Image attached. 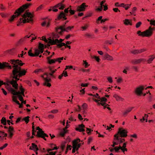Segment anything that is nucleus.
Here are the masks:
<instances>
[{
    "instance_id": "nucleus-1",
    "label": "nucleus",
    "mask_w": 155,
    "mask_h": 155,
    "mask_svg": "<svg viewBox=\"0 0 155 155\" xmlns=\"http://www.w3.org/2000/svg\"><path fill=\"white\" fill-rule=\"evenodd\" d=\"M9 62L13 65L12 68L13 70L12 71V78L19 80V78L25 75L27 72V69H21V68L19 66H22L24 64L21 63L22 61L18 59L16 60L14 59L10 60Z\"/></svg>"
},
{
    "instance_id": "nucleus-2",
    "label": "nucleus",
    "mask_w": 155,
    "mask_h": 155,
    "mask_svg": "<svg viewBox=\"0 0 155 155\" xmlns=\"http://www.w3.org/2000/svg\"><path fill=\"white\" fill-rule=\"evenodd\" d=\"M64 39H44L45 41L47 43L45 47L50 46L51 45H57V46L59 48H61L63 46L65 45V44L62 42Z\"/></svg>"
},
{
    "instance_id": "nucleus-3",
    "label": "nucleus",
    "mask_w": 155,
    "mask_h": 155,
    "mask_svg": "<svg viewBox=\"0 0 155 155\" xmlns=\"http://www.w3.org/2000/svg\"><path fill=\"white\" fill-rule=\"evenodd\" d=\"M31 5V4L27 3L25 5H23L21 7H20L17 10L15 11V15H13L9 19V21L10 22L12 21L14 18L16 17H18L19 15H20L21 13L23 12L26 9H27L29 6Z\"/></svg>"
},
{
    "instance_id": "nucleus-4",
    "label": "nucleus",
    "mask_w": 155,
    "mask_h": 155,
    "mask_svg": "<svg viewBox=\"0 0 155 155\" xmlns=\"http://www.w3.org/2000/svg\"><path fill=\"white\" fill-rule=\"evenodd\" d=\"M22 18H20V22L21 23L23 22L25 23L26 22H32L33 15L30 12L26 11L22 15Z\"/></svg>"
},
{
    "instance_id": "nucleus-5",
    "label": "nucleus",
    "mask_w": 155,
    "mask_h": 155,
    "mask_svg": "<svg viewBox=\"0 0 155 155\" xmlns=\"http://www.w3.org/2000/svg\"><path fill=\"white\" fill-rule=\"evenodd\" d=\"M154 29L155 28L154 27L152 28L151 27H150L148 29L143 32H141L140 31H138L137 33L138 35L143 37H147L149 38L152 35L153 31Z\"/></svg>"
},
{
    "instance_id": "nucleus-6",
    "label": "nucleus",
    "mask_w": 155,
    "mask_h": 155,
    "mask_svg": "<svg viewBox=\"0 0 155 155\" xmlns=\"http://www.w3.org/2000/svg\"><path fill=\"white\" fill-rule=\"evenodd\" d=\"M73 28L74 26L72 27L69 26L66 28L65 24H64L62 25L57 28H56V31L59 35H61L62 33L64 31L68 32V31H70Z\"/></svg>"
},
{
    "instance_id": "nucleus-7",
    "label": "nucleus",
    "mask_w": 155,
    "mask_h": 155,
    "mask_svg": "<svg viewBox=\"0 0 155 155\" xmlns=\"http://www.w3.org/2000/svg\"><path fill=\"white\" fill-rule=\"evenodd\" d=\"M36 130H38V131L37 132V135L36 136L43 138L46 140V139L45 138V137H48V135L46 134L45 133L44 131L39 127H37Z\"/></svg>"
},
{
    "instance_id": "nucleus-8",
    "label": "nucleus",
    "mask_w": 155,
    "mask_h": 155,
    "mask_svg": "<svg viewBox=\"0 0 155 155\" xmlns=\"http://www.w3.org/2000/svg\"><path fill=\"white\" fill-rule=\"evenodd\" d=\"M127 133L128 132L127 130L123 129L122 128H119L118 131L116 134H117L118 136L120 135V137H126L127 136Z\"/></svg>"
},
{
    "instance_id": "nucleus-9",
    "label": "nucleus",
    "mask_w": 155,
    "mask_h": 155,
    "mask_svg": "<svg viewBox=\"0 0 155 155\" xmlns=\"http://www.w3.org/2000/svg\"><path fill=\"white\" fill-rule=\"evenodd\" d=\"M69 8L65 9L64 10V13L63 11L61 12L58 16V19H60L62 18H63L64 20H66L67 18L66 17V16L67 15V14L69 12Z\"/></svg>"
},
{
    "instance_id": "nucleus-10",
    "label": "nucleus",
    "mask_w": 155,
    "mask_h": 155,
    "mask_svg": "<svg viewBox=\"0 0 155 155\" xmlns=\"http://www.w3.org/2000/svg\"><path fill=\"white\" fill-rule=\"evenodd\" d=\"M59 38V36L58 33H52L50 35L48 34L47 37L46 38L45 36H43L42 38V39H57Z\"/></svg>"
},
{
    "instance_id": "nucleus-11",
    "label": "nucleus",
    "mask_w": 155,
    "mask_h": 155,
    "mask_svg": "<svg viewBox=\"0 0 155 155\" xmlns=\"http://www.w3.org/2000/svg\"><path fill=\"white\" fill-rule=\"evenodd\" d=\"M147 60L146 59L142 58L133 60L131 61V63L134 64H140L141 62L144 63Z\"/></svg>"
},
{
    "instance_id": "nucleus-12",
    "label": "nucleus",
    "mask_w": 155,
    "mask_h": 155,
    "mask_svg": "<svg viewBox=\"0 0 155 155\" xmlns=\"http://www.w3.org/2000/svg\"><path fill=\"white\" fill-rule=\"evenodd\" d=\"M63 59L64 58L63 57H62L53 59L48 60V62L50 64H52L53 63H55L56 61L58 62V63H60L61 62V61L63 60Z\"/></svg>"
},
{
    "instance_id": "nucleus-13",
    "label": "nucleus",
    "mask_w": 155,
    "mask_h": 155,
    "mask_svg": "<svg viewBox=\"0 0 155 155\" xmlns=\"http://www.w3.org/2000/svg\"><path fill=\"white\" fill-rule=\"evenodd\" d=\"M7 68L8 69H11L12 67L10 65L9 63L6 62H0V69H3Z\"/></svg>"
},
{
    "instance_id": "nucleus-14",
    "label": "nucleus",
    "mask_w": 155,
    "mask_h": 155,
    "mask_svg": "<svg viewBox=\"0 0 155 155\" xmlns=\"http://www.w3.org/2000/svg\"><path fill=\"white\" fill-rule=\"evenodd\" d=\"M42 40H43L45 42L44 44H42L41 42H39V43L38 45V49L41 50V52L43 53L44 51V47L45 48H48L49 46H48L47 47H45V45H47V43L45 42V41L44 39H42Z\"/></svg>"
},
{
    "instance_id": "nucleus-15",
    "label": "nucleus",
    "mask_w": 155,
    "mask_h": 155,
    "mask_svg": "<svg viewBox=\"0 0 155 155\" xmlns=\"http://www.w3.org/2000/svg\"><path fill=\"white\" fill-rule=\"evenodd\" d=\"M144 88L143 86H140L136 88L135 90V92L138 95H140Z\"/></svg>"
},
{
    "instance_id": "nucleus-16",
    "label": "nucleus",
    "mask_w": 155,
    "mask_h": 155,
    "mask_svg": "<svg viewBox=\"0 0 155 155\" xmlns=\"http://www.w3.org/2000/svg\"><path fill=\"white\" fill-rule=\"evenodd\" d=\"M64 1V0H63L61 2L59 3L57 5L53 6L52 8H57L59 7V9L60 10H63L65 8L64 5L62 3Z\"/></svg>"
},
{
    "instance_id": "nucleus-17",
    "label": "nucleus",
    "mask_w": 155,
    "mask_h": 155,
    "mask_svg": "<svg viewBox=\"0 0 155 155\" xmlns=\"http://www.w3.org/2000/svg\"><path fill=\"white\" fill-rule=\"evenodd\" d=\"M99 99H100L99 100H100V101H99V104H101V105L104 106V108H106L107 106V105H108V104H106L105 102L107 101V99L104 97H102Z\"/></svg>"
},
{
    "instance_id": "nucleus-18",
    "label": "nucleus",
    "mask_w": 155,
    "mask_h": 155,
    "mask_svg": "<svg viewBox=\"0 0 155 155\" xmlns=\"http://www.w3.org/2000/svg\"><path fill=\"white\" fill-rule=\"evenodd\" d=\"M114 137L115 138L118 144H120L124 142L125 141V140L124 138H122V137L117 136V134H115L114 135Z\"/></svg>"
},
{
    "instance_id": "nucleus-19",
    "label": "nucleus",
    "mask_w": 155,
    "mask_h": 155,
    "mask_svg": "<svg viewBox=\"0 0 155 155\" xmlns=\"http://www.w3.org/2000/svg\"><path fill=\"white\" fill-rule=\"evenodd\" d=\"M17 80H14L13 78L10 81V83L12 85V87L15 89H18V84L17 83V81H18Z\"/></svg>"
},
{
    "instance_id": "nucleus-20",
    "label": "nucleus",
    "mask_w": 155,
    "mask_h": 155,
    "mask_svg": "<svg viewBox=\"0 0 155 155\" xmlns=\"http://www.w3.org/2000/svg\"><path fill=\"white\" fill-rule=\"evenodd\" d=\"M87 6L85 5L84 3H82L81 5L78 6L77 9V11L78 12H82L85 10V7Z\"/></svg>"
},
{
    "instance_id": "nucleus-21",
    "label": "nucleus",
    "mask_w": 155,
    "mask_h": 155,
    "mask_svg": "<svg viewBox=\"0 0 155 155\" xmlns=\"http://www.w3.org/2000/svg\"><path fill=\"white\" fill-rule=\"evenodd\" d=\"M147 50V49L145 48H143L139 50H136L133 51H131V53L135 54H140L143 52H144Z\"/></svg>"
},
{
    "instance_id": "nucleus-22",
    "label": "nucleus",
    "mask_w": 155,
    "mask_h": 155,
    "mask_svg": "<svg viewBox=\"0 0 155 155\" xmlns=\"http://www.w3.org/2000/svg\"><path fill=\"white\" fill-rule=\"evenodd\" d=\"M134 108V107H130L127 108L123 112V116L125 117L128 114L132 111Z\"/></svg>"
},
{
    "instance_id": "nucleus-23",
    "label": "nucleus",
    "mask_w": 155,
    "mask_h": 155,
    "mask_svg": "<svg viewBox=\"0 0 155 155\" xmlns=\"http://www.w3.org/2000/svg\"><path fill=\"white\" fill-rule=\"evenodd\" d=\"M85 127V125L83 124H81L78 126V127L76 128V130L80 132L85 131L84 128Z\"/></svg>"
},
{
    "instance_id": "nucleus-24",
    "label": "nucleus",
    "mask_w": 155,
    "mask_h": 155,
    "mask_svg": "<svg viewBox=\"0 0 155 155\" xmlns=\"http://www.w3.org/2000/svg\"><path fill=\"white\" fill-rule=\"evenodd\" d=\"M104 58L105 60L108 61H113L114 60L113 57L107 53H106L104 54Z\"/></svg>"
},
{
    "instance_id": "nucleus-25",
    "label": "nucleus",
    "mask_w": 155,
    "mask_h": 155,
    "mask_svg": "<svg viewBox=\"0 0 155 155\" xmlns=\"http://www.w3.org/2000/svg\"><path fill=\"white\" fill-rule=\"evenodd\" d=\"M113 97L115 98L116 100L118 101H123L124 100V99L123 98L117 94H114L113 96Z\"/></svg>"
},
{
    "instance_id": "nucleus-26",
    "label": "nucleus",
    "mask_w": 155,
    "mask_h": 155,
    "mask_svg": "<svg viewBox=\"0 0 155 155\" xmlns=\"http://www.w3.org/2000/svg\"><path fill=\"white\" fill-rule=\"evenodd\" d=\"M148 59L147 61L148 63H150L155 58V56L154 55H150L148 56Z\"/></svg>"
},
{
    "instance_id": "nucleus-27",
    "label": "nucleus",
    "mask_w": 155,
    "mask_h": 155,
    "mask_svg": "<svg viewBox=\"0 0 155 155\" xmlns=\"http://www.w3.org/2000/svg\"><path fill=\"white\" fill-rule=\"evenodd\" d=\"M80 141L79 138H77L74 140L72 142V145L73 146L77 147L78 143Z\"/></svg>"
},
{
    "instance_id": "nucleus-28",
    "label": "nucleus",
    "mask_w": 155,
    "mask_h": 155,
    "mask_svg": "<svg viewBox=\"0 0 155 155\" xmlns=\"http://www.w3.org/2000/svg\"><path fill=\"white\" fill-rule=\"evenodd\" d=\"M80 141L79 138H77L74 140L72 142V145L73 146L77 147L78 143Z\"/></svg>"
},
{
    "instance_id": "nucleus-29",
    "label": "nucleus",
    "mask_w": 155,
    "mask_h": 155,
    "mask_svg": "<svg viewBox=\"0 0 155 155\" xmlns=\"http://www.w3.org/2000/svg\"><path fill=\"white\" fill-rule=\"evenodd\" d=\"M29 149L31 150H33L34 151H35V150H38V148L37 145L34 143H32L31 144V146L30 147Z\"/></svg>"
},
{
    "instance_id": "nucleus-30",
    "label": "nucleus",
    "mask_w": 155,
    "mask_h": 155,
    "mask_svg": "<svg viewBox=\"0 0 155 155\" xmlns=\"http://www.w3.org/2000/svg\"><path fill=\"white\" fill-rule=\"evenodd\" d=\"M42 26H44L46 25L48 27L49 26V20L48 19H46L41 24Z\"/></svg>"
},
{
    "instance_id": "nucleus-31",
    "label": "nucleus",
    "mask_w": 155,
    "mask_h": 155,
    "mask_svg": "<svg viewBox=\"0 0 155 155\" xmlns=\"http://www.w3.org/2000/svg\"><path fill=\"white\" fill-rule=\"evenodd\" d=\"M51 81V79H48L45 80V82L44 83V85H46L47 87H50L51 86V84L49 82Z\"/></svg>"
},
{
    "instance_id": "nucleus-32",
    "label": "nucleus",
    "mask_w": 155,
    "mask_h": 155,
    "mask_svg": "<svg viewBox=\"0 0 155 155\" xmlns=\"http://www.w3.org/2000/svg\"><path fill=\"white\" fill-rule=\"evenodd\" d=\"M25 38H30V39H37V38H38V39H39L40 38V37H38L36 36H35V35H33V36H31L30 35L29 36L28 35H27L25 36Z\"/></svg>"
},
{
    "instance_id": "nucleus-33",
    "label": "nucleus",
    "mask_w": 155,
    "mask_h": 155,
    "mask_svg": "<svg viewBox=\"0 0 155 155\" xmlns=\"http://www.w3.org/2000/svg\"><path fill=\"white\" fill-rule=\"evenodd\" d=\"M124 23L126 25H132V24L131 23V20L130 21L128 19H126L124 21Z\"/></svg>"
},
{
    "instance_id": "nucleus-34",
    "label": "nucleus",
    "mask_w": 155,
    "mask_h": 155,
    "mask_svg": "<svg viewBox=\"0 0 155 155\" xmlns=\"http://www.w3.org/2000/svg\"><path fill=\"white\" fill-rule=\"evenodd\" d=\"M67 130H66L65 129H63V130L61 131L60 133V135L61 136L63 137L64 135L65 134L67 133Z\"/></svg>"
},
{
    "instance_id": "nucleus-35",
    "label": "nucleus",
    "mask_w": 155,
    "mask_h": 155,
    "mask_svg": "<svg viewBox=\"0 0 155 155\" xmlns=\"http://www.w3.org/2000/svg\"><path fill=\"white\" fill-rule=\"evenodd\" d=\"M41 52V50L39 49H35V56H38L40 54L42 53Z\"/></svg>"
},
{
    "instance_id": "nucleus-36",
    "label": "nucleus",
    "mask_w": 155,
    "mask_h": 155,
    "mask_svg": "<svg viewBox=\"0 0 155 155\" xmlns=\"http://www.w3.org/2000/svg\"><path fill=\"white\" fill-rule=\"evenodd\" d=\"M10 92L14 95H16L18 96V95L19 94V91H16L13 89H12Z\"/></svg>"
},
{
    "instance_id": "nucleus-37",
    "label": "nucleus",
    "mask_w": 155,
    "mask_h": 155,
    "mask_svg": "<svg viewBox=\"0 0 155 155\" xmlns=\"http://www.w3.org/2000/svg\"><path fill=\"white\" fill-rule=\"evenodd\" d=\"M10 92L14 95H16L18 96V95L19 94V91H16L13 89H12Z\"/></svg>"
},
{
    "instance_id": "nucleus-38",
    "label": "nucleus",
    "mask_w": 155,
    "mask_h": 155,
    "mask_svg": "<svg viewBox=\"0 0 155 155\" xmlns=\"http://www.w3.org/2000/svg\"><path fill=\"white\" fill-rule=\"evenodd\" d=\"M41 77L45 80L48 79H50V78L48 77V74L47 73H45L43 75H42Z\"/></svg>"
},
{
    "instance_id": "nucleus-39",
    "label": "nucleus",
    "mask_w": 155,
    "mask_h": 155,
    "mask_svg": "<svg viewBox=\"0 0 155 155\" xmlns=\"http://www.w3.org/2000/svg\"><path fill=\"white\" fill-rule=\"evenodd\" d=\"M118 144L117 143V141L115 138V137L113 142V144L111 145V146H112L113 147H114L116 145H117Z\"/></svg>"
},
{
    "instance_id": "nucleus-40",
    "label": "nucleus",
    "mask_w": 155,
    "mask_h": 155,
    "mask_svg": "<svg viewBox=\"0 0 155 155\" xmlns=\"http://www.w3.org/2000/svg\"><path fill=\"white\" fill-rule=\"evenodd\" d=\"M6 85L5 87L9 91H11V90L13 89L11 85L8 84L6 83Z\"/></svg>"
},
{
    "instance_id": "nucleus-41",
    "label": "nucleus",
    "mask_w": 155,
    "mask_h": 155,
    "mask_svg": "<svg viewBox=\"0 0 155 155\" xmlns=\"http://www.w3.org/2000/svg\"><path fill=\"white\" fill-rule=\"evenodd\" d=\"M1 123L4 125H6V122L5 118L3 117L2 118L1 120Z\"/></svg>"
},
{
    "instance_id": "nucleus-42",
    "label": "nucleus",
    "mask_w": 155,
    "mask_h": 155,
    "mask_svg": "<svg viewBox=\"0 0 155 155\" xmlns=\"http://www.w3.org/2000/svg\"><path fill=\"white\" fill-rule=\"evenodd\" d=\"M29 116H28L26 117H25L24 118L22 119L23 121H25V122L27 123H28L29 121Z\"/></svg>"
},
{
    "instance_id": "nucleus-43",
    "label": "nucleus",
    "mask_w": 155,
    "mask_h": 155,
    "mask_svg": "<svg viewBox=\"0 0 155 155\" xmlns=\"http://www.w3.org/2000/svg\"><path fill=\"white\" fill-rule=\"evenodd\" d=\"M83 65H84L85 68H86L89 66V64H88V63L86 61L83 60Z\"/></svg>"
},
{
    "instance_id": "nucleus-44",
    "label": "nucleus",
    "mask_w": 155,
    "mask_h": 155,
    "mask_svg": "<svg viewBox=\"0 0 155 155\" xmlns=\"http://www.w3.org/2000/svg\"><path fill=\"white\" fill-rule=\"evenodd\" d=\"M121 146L119 145V147H114L115 152H118L119 150H121Z\"/></svg>"
},
{
    "instance_id": "nucleus-45",
    "label": "nucleus",
    "mask_w": 155,
    "mask_h": 155,
    "mask_svg": "<svg viewBox=\"0 0 155 155\" xmlns=\"http://www.w3.org/2000/svg\"><path fill=\"white\" fill-rule=\"evenodd\" d=\"M58 112V110L57 109H54L51 110L50 111H49L48 112V113H52V114H56Z\"/></svg>"
},
{
    "instance_id": "nucleus-46",
    "label": "nucleus",
    "mask_w": 155,
    "mask_h": 155,
    "mask_svg": "<svg viewBox=\"0 0 155 155\" xmlns=\"http://www.w3.org/2000/svg\"><path fill=\"white\" fill-rule=\"evenodd\" d=\"M32 50H29L28 52V55L31 57H35V54H33L31 52Z\"/></svg>"
},
{
    "instance_id": "nucleus-47",
    "label": "nucleus",
    "mask_w": 155,
    "mask_h": 155,
    "mask_svg": "<svg viewBox=\"0 0 155 155\" xmlns=\"http://www.w3.org/2000/svg\"><path fill=\"white\" fill-rule=\"evenodd\" d=\"M8 128V132H13L14 131V128L11 126H9Z\"/></svg>"
},
{
    "instance_id": "nucleus-48",
    "label": "nucleus",
    "mask_w": 155,
    "mask_h": 155,
    "mask_svg": "<svg viewBox=\"0 0 155 155\" xmlns=\"http://www.w3.org/2000/svg\"><path fill=\"white\" fill-rule=\"evenodd\" d=\"M86 131L87 134L88 135L91 134V132H92L93 131V130H91V129H89L88 128H86Z\"/></svg>"
},
{
    "instance_id": "nucleus-49",
    "label": "nucleus",
    "mask_w": 155,
    "mask_h": 155,
    "mask_svg": "<svg viewBox=\"0 0 155 155\" xmlns=\"http://www.w3.org/2000/svg\"><path fill=\"white\" fill-rule=\"evenodd\" d=\"M107 79L108 81L110 83H112L113 82V79L111 77H108L107 78Z\"/></svg>"
},
{
    "instance_id": "nucleus-50",
    "label": "nucleus",
    "mask_w": 155,
    "mask_h": 155,
    "mask_svg": "<svg viewBox=\"0 0 155 155\" xmlns=\"http://www.w3.org/2000/svg\"><path fill=\"white\" fill-rule=\"evenodd\" d=\"M113 41L112 40H107L105 41V44L108 45H110L113 43Z\"/></svg>"
},
{
    "instance_id": "nucleus-51",
    "label": "nucleus",
    "mask_w": 155,
    "mask_h": 155,
    "mask_svg": "<svg viewBox=\"0 0 155 155\" xmlns=\"http://www.w3.org/2000/svg\"><path fill=\"white\" fill-rule=\"evenodd\" d=\"M43 72L42 69H36V70H35L34 71V72H35V73L38 74L39 72Z\"/></svg>"
},
{
    "instance_id": "nucleus-52",
    "label": "nucleus",
    "mask_w": 155,
    "mask_h": 155,
    "mask_svg": "<svg viewBox=\"0 0 155 155\" xmlns=\"http://www.w3.org/2000/svg\"><path fill=\"white\" fill-rule=\"evenodd\" d=\"M103 5H100V6L99 7L97 8L96 9V10L97 11L101 12V11L103 9Z\"/></svg>"
},
{
    "instance_id": "nucleus-53",
    "label": "nucleus",
    "mask_w": 155,
    "mask_h": 155,
    "mask_svg": "<svg viewBox=\"0 0 155 155\" xmlns=\"http://www.w3.org/2000/svg\"><path fill=\"white\" fill-rule=\"evenodd\" d=\"M87 104L86 103H84L83 104V105H82V107L83 109L85 110L87 109Z\"/></svg>"
},
{
    "instance_id": "nucleus-54",
    "label": "nucleus",
    "mask_w": 155,
    "mask_h": 155,
    "mask_svg": "<svg viewBox=\"0 0 155 155\" xmlns=\"http://www.w3.org/2000/svg\"><path fill=\"white\" fill-rule=\"evenodd\" d=\"M65 70H64L62 74L63 75V76H64V77H66L68 76V73L67 71H65Z\"/></svg>"
},
{
    "instance_id": "nucleus-55",
    "label": "nucleus",
    "mask_w": 155,
    "mask_h": 155,
    "mask_svg": "<svg viewBox=\"0 0 155 155\" xmlns=\"http://www.w3.org/2000/svg\"><path fill=\"white\" fill-rule=\"evenodd\" d=\"M131 4H127L125 5L124 6V7L125 8V9L126 10H127L128 8H129Z\"/></svg>"
},
{
    "instance_id": "nucleus-56",
    "label": "nucleus",
    "mask_w": 155,
    "mask_h": 155,
    "mask_svg": "<svg viewBox=\"0 0 155 155\" xmlns=\"http://www.w3.org/2000/svg\"><path fill=\"white\" fill-rule=\"evenodd\" d=\"M93 58L98 62H99L100 60L99 58L96 56H94Z\"/></svg>"
},
{
    "instance_id": "nucleus-57",
    "label": "nucleus",
    "mask_w": 155,
    "mask_h": 155,
    "mask_svg": "<svg viewBox=\"0 0 155 155\" xmlns=\"http://www.w3.org/2000/svg\"><path fill=\"white\" fill-rule=\"evenodd\" d=\"M8 145L7 143L5 144L3 146L0 147V150H2L4 148H5Z\"/></svg>"
},
{
    "instance_id": "nucleus-58",
    "label": "nucleus",
    "mask_w": 155,
    "mask_h": 155,
    "mask_svg": "<svg viewBox=\"0 0 155 155\" xmlns=\"http://www.w3.org/2000/svg\"><path fill=\"white\" fill-rule=\"evenodd\" d=\"M65 143H62L61 146V148L62 151H63L65 148Z\"/></svg>"
},
{
    "instance_id": "nucleus-59",
    "label": "nucleus",
    "mask_w": 155,
    "mask_h": 155,
    "mask_svg": "<svg viewBox=\"0 0 155 155\" xmlns=\"http://www.w3.org/2000/svg\"><path fill=\"white\" fill-rule=\"evenodd\" d=\"M142 23L140 21L137 23L136 25V28H139L141 25Z\"/></svg>"
},
{
    "instance_id": "nucleus-60",
    "label": "nucleus",
    "mask_w": 155,
    "mask_h": 155,
    "mask_svg": "<svg viewBox=\"0 0 155 155\" xmlns=\"http://www.w3.org/2000/svg\"><path fill=\"white\" fill-rule=\"evenodd\" d=\"M18 97L19 100L20 101L22 102V101H23V99L22 95H18Z\"/></svg>"
},
{
    "instance_id": "nucleus-61",
    "label": "nucleus",
    "mask_w": 155,
    "mask_h": 155,
    "mask_svg": "<svg viewBox=\"0 0 155 155\" xmlns=\"http://www.w3.org/2000/svg\"><path fill=\"white\" fill-rule=\"evenodd\" d=\"M123 81V79L121 78H119L117 81V83H120Z\"/></svg>"
},
{
    "instance_id": "nucleus-62",
    "label": "nucleus",
    "mask_w": 155,
    "mask_h": 155,
    "mask_svg": "<svg viewBox=\"0 0 155 155\" xmlns=\"http://www.w3.org/2000/svg\"><path fill=\"white\" fill-rule=\"evenodd\" d=\"M57 71L56 69H55L53 71H52L50 73H49V74L51 76H53V74L55 72Z\"/></svg>"
},
{
    "instance_id": "nucleus-63",
    "label": "nucleus",
    "mask_w": 155,
    "mask_h": 155,
    "mask_svg": "<svg viewBox=\"0 0 155 155\" xmlns=\"http://www.w3.org/2000/svg\"><path fill=\"white\" fill-rule=\"evenodd\" d=\"M92 138L91 137H89L88 139L87 143L89 144L91 141L92 140Z\"/></svg>"
},
{
    "instance_id": "nucleus-64",
    "label": "nucleus",
    "mask_w": 155,
    "mask_h": 155,
    "mask_svg": "<svg viewBox=\"0 0 155 155\" xmlns=\"http://www.w3.org/2000/svg\"><path fill=\"white\" fill-rule=\"evenodd\" d=\"M150 24L151 25H155V20H150Z\"/></svg>"
}]
</instances>
